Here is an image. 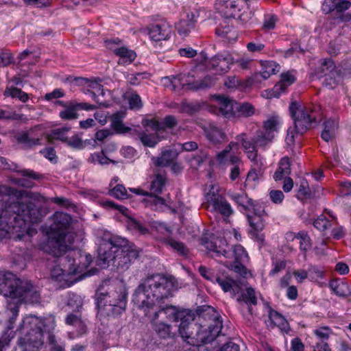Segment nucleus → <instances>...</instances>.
<instances>
[{"mask_svg":"<svg viewBox=\"0 0 351 351\" xmlns=\"http://www.w3.org/2000/svg\"><path fill=\"white\" fill-rule=\"evenodd\" d=\"M30 200L45 203L47 199L38 193L0 186V241L21 240L29 233L30 224L41 220L39 209Z\"/></svg>","mask_w":351,"mask_h":351,"instance_id":"obj_1","label":"nucleus"},{"mask_svg":"<svg viewBox=\"0 0 351 351\" xmlns=\"http://www.w3.org/2000/svg\"><path fill=\"white\" fill-rule=\"evenodd\" d=\"M0 294L16 302H8L6 312L10 315V322L12 324L16 319L20 304L40 302V293L30 281L22 280L10 271H0Z\"/></svg>","mask_w":351,"mask_h":351,"instance_id":"obj_2","label":"nucleus"},{"mask_svg":"<svg viewBox=\"0 0 351 351\" xmlns=\"http://www.w3.org/2000/svg\"><path fill=\"white\" fill-rule=\"evenodd\" d=\"M176 289L175 280L160 274H155L142 280L133 295V302L143 310L146 316L149 311L164 299L171 297Z\"/></svg>","mask_w":351,"mask_h":351,"instance_id":"obj_3","label":"nucleus"},{"mask_svg":"<svg viewBox=\"0 0 351 351\" xmlns=\"http://www.w3.org/2000/svg\"><path fill=\"white\" fill-rule=\"evenodd\" d=\"M56 257L57 265L51 271V279L60 284L62 288L72 286L86 276L82 274L92 262L91 256L80 250H66Z\"/></svg>","mask_w":351,"mask_h":351,"instance_id":"obj_4","label":"nucleus"},{"mask_svg":"<svg viewBox=\"0 0 351 351\" xmlns=\"http://www.w3.org/2000/svg\"><path fill=\"white\" fill-rule=\"evenodd\" d=\"M139 251L126 239L106 233L98 249V258L104 265H112L121 271L127 270L138 258Z\"/></svg>","mask_w":351,"mask_h":351,"instance_id":"obj_5","label":"nucleus"},{"mask_svg":"<svg viewBox=\"0 0 351 351\" xmlns=\"http://www.w3.org/2000/svg\"><path fill=\"white\" fill-rule=\"evenodd\" d=\"M71 217L62 212H56L50 226L48 239L43 249L48 254L58 256L65 252L73 243L75 233L71 226Z\"/></svg>","mask_w":351,"mask_h":351,"instance_id":"obj_6","label":"nucleus"},{"mask_svg":"<svg viewBox=\"0 0 351 351\" xmlns=\"http://www.w3.org/2000/svg\"><path fill=\"white\" fill-rule=\"evenodd\" d=\"M45 317L27 315L22 319L16 331V351H40L44 344Z\"/></svg>","mask_w":351,"mask_h":351,"instance_id":"obj_7","label":"nucleus"},{"mask_svg":"<svg viewBox=\"0 0 351 351\" xmlns=\"http://www.w3.org/2000/svg\"><path fill=\"white\" fill-rule=\"evenodd\" d=\"M289 112L294 120V126L287 130L285 141L288 145L294 143L295 135L303 134L310 129L313 123L319 122L322 117L321 107L319 105L311 108L302 106L297 101H293L289 106Z\"/></svg>","mask_w":351,"mask_h":351,"instance_id":"obj_8","label":"nucleus"},{"mask_svg":"<svg viewBox=\"0 0 351 351\" xmlns=\"http://www.w3.org/2000/svg\"><path fill=\"white\" fill-rule=\"evenodd\" d=\"M95 297L97 308L107 315H119L125 310L127 293L121 285H110L106 290L103 286L97 291Z\"/></svg>","mask_w":351,"mask_h":351,"instance_id":"obj_9","label":"nucleus"},{"mask_svg":"<svg viewBox=\"0 0 351 351\" xmlns=\"http://www.w3.org/2000/svg\"><path fill=\"white\" fill-rule=\"evenodd\" d=\"M203 245L206 250L213 253V257L223 256L238 262H244L247 258V252L243 246L236 245L230 248L226 240L223 239H217L215 241L203 240Z\"/></svg>","mask_w":351,"mask_h":351,"instance_id":"obj_10","label":"nucleus"},{"mask_svg":"<svg viewBox=\"0 0 351 351\" xmlns=\"http://www.w3.org/2000/svg\"><path fill=\"white\" fill-rule=\"evenodd\" d=\"M198 271L206 280L217 282L224 292L230 293L232 295L234 296L237 293H239L242 289L241 283L235 281L225 272L216 274L213 269H208L203 265L199 267Z\"/></svg>","mask_w":351,"mask_h":351,"instance_id":"obj_11","label":"nucleus"},{"mask_svg":"<svg viewBox=\"0 0 351 351\" xmlns=\"http://www.w3.org/2000/svg\"><path fill=\"white\" fill-rule=\"evenodd\" d=\"M313 75L318 79L324 78L323 83L331 88L337 84V77H339L336 66L330 58L322 60L319 66L315 69Z\"/></svg>","mask_w":351,"mask_h":351,"instance_id":"obj_12","label":"nucleus"},{"mask_svg":"<svg viewBox=\"0 0 351 351\" xmlns=\"http://www.w3.org/2000/svg\"><path fill=\"white\" fill-rule=\"evenodd\" d=\"M208 208L212 211L218 213L223 217H230L233 213V209L230 203L222 195L208 192L206 195Z\"/></svg>","mask_w":351,"mask_h":351,"instance_id":"obj_13","label":"nucleus"},{"mask_svg":"<svg viewBox=\"0 0 351 351\" xmlns=\"http://www.w3.org/2000/svg\"><path fill=\"white\" fill-rule=\"evenodd\" d=\"M56 326L54 316L49 315L45 317V332L47 334L46 343L49 351H66L65 342L54 334Z\"/></svg>","mask_w":351,"mask_h":351,"instance_id":"obj_14","label":"nucleus"},{"mask_svg":"<svg viewBox=\"0 0 351 351\" xmlns=\"http://www.w3.org/2000/svg\"><path fill=\"white\" fill-rule=\"evenodd\" d=\"M239 149V143L231 141L221 152L217 153L216 156L217 161L220 165L225 166L243 164Z\"/></svg>","mask_w":351,"mask_h":351,"instance_id":"obj_15","label":"nucleus"},{"mask_svg":"<svg viewBox=\"0 0 351 351\" xmlns=\"http://www.w3.org/2000/svg\"><path fill=\"white\" fill-rule=\"evenodd\" d=\"M119 42L120 40L118 38L106 41L108 48L119 58L118 64H130L135 60L136 54L133 50L128 49L125 46H116Z\"/></svg>","mask_w":351,"mask_h":351,"instance_id":"obj_16","label":"nucleus"},{"mask_svg":"<svg viewBox=\"0 0 351 351\" xmlns=\"http://www.w3.org/2000/svg\"><path fill=\"white\" fill-rule=\"evenodd\" d=\"M192 73L188 74H180L177 76L167 77L165 81L167 82L166 86L171 87V90L178 91L184 88L191 90V86L193 85V78L195 75Z\"/></svg>","mask_w":351,"mask_h":351,"instance_id":"obj_17","label":"nucleus"},{"mask_svg":"<svg viewBox=\"0 0 351 351\" xmlns=\"http://www.w3.org/2000/svg\"><path fill=\"white\" fill-rule=\"evenodd\" d=\"M171 26L166 21L152 24L148 27L149 38L154 41L169 39L171 36Z\"/></svg>","mask_w":351,"mask_h":351,"instance_id":"obj_18","label":"nucleus"},{"mask_svg":"<svg viewBox=\"0 0 351 351\" xmlns=\"http://www.w3.org/2000/svg\"><path fill=\"white\" fill-rule=\"evenodd\" d=\"M152 314L154 315L155 318H159L160 315L164 314L169 321L178 322L180 323L184 321H189V316L184 311H179L174 306H167L160 308L158 311H152Z\"/></svg>","mask_w":351,"mask_h":351,"instance_id":"obj_19","label":"nucleus"},{"mask_svg":"<svg viewBox=\"0 0 351 351\" xmlns=\"http://www.w3.org/2000/svg\"><path fill=\"white\" fill-rule=\"evenodd\" d=\"M247 217L251 228L249 231L251 237L262 244L265 240V235L262 232L265 228L263 217L251 216V215H247Z\"/></svg>","mask_w":351,"mask_h":351,"instance_id":"obj_20","label":"nucleus"},{"mask_svg":"<svg viewBox=\"0 0 351 351\" xmlns=\"http://www.w3.org/2000/svg\"><path fill=\"white\" fill-rule=\"evenodd\" d=\"M130 191L137 195L145 196L143 199L142 202L144 204L145 207L150 208L152 210L161 209L165 204V200L159 197L157 194L152 193H149L140 189H130Z\"/></svg>","mask_w":351,"mask_h":351,"instance_id":"obj_21","label":"nucleus"},{"mask_svg":"<svg viewBox=\"0 0 351 351\" xmlns=\"http://www.w3.org/2000/svg\"><path fill=\"white\" fill-rule=\"evenodd\" d=\"M216 34L228 42L235 41L238 34L232 24V19H222L216 29Z\"/></svg>","mask_w":351,"mask_h":351,"instance_id":"obj_22","label":"nucleus"},{"mask_svg":"<svg viewBox=\"0 0 351 351\" xmlns=\"http://www.w3.org/2000/svg\"><path fill=\"white\" fill-rule=\"evenodd\" d=\"M295 81V77L291 72L281 74L280 81L274 88L267 93L268 98L279 97L281 93H284L287 87Z\"/></svg>","mask_w":351,"mask_h":351,"instance_id":"obj_23","label":"nucleus"},{"mask_svg":"<svg viewBox=\"0 0 351 351\" xmlns=\"http://www.w3.org/2000/svg\"><path fill=\"white\" fill-rule=\"evenodd\" d=\"M97 108L96 106L88 104L85 102L71 103L65 109L60 112V117L64 120H71L77 118V110L79 109L85 110H92Z\"/></svg>","mask_w":351,"mask_h":351,"instance_id":"obj_24","label":"nucleus"},{"mask_svg":"<svg viewBox=\"0 0 351 351\" xmlns=\"http://www.w3.org/2000/svg\"><path fill=\"white\" fill-rule=\"evenodd\" d=\"M216 9L223 19H232L234 18L239 8L234 0H220L216 3Z\"/></svg>","mask_w":351,"mask_h":351,"instance_id":"obj_25","label":"nucleus"},{"mask_svg":"<svg viewBox=\"0 0 351 351\" xmlns=\"http://www.w3.org/2000/svg\"><path fill=\"white\" fill-rule=\"evenodd\" d=\"M197 15L193 12H187L185 19H182L176 25V28L182 37H186L195 28Z\"/></svg>","mask_w":351,"mask_h":351,"instance_id":"obj_26","label":"nucleus"},{"mask_svg":"<svg viewBox=\"0 0 351 351\" xmlns=\"http://www.w3.org/2000/svg\"><path fill=\"white\" fill-rule=\"evenodd\" d=\"M204 132L207 139L217 145L227 141V135L214 123H210L205 128Z\"/></svg>","mask_w":351,"mask_h":351,"instance_id":"obj_27","label":"nucleus"},{"mask_svg":"<svg viewBox=\"0 0 351 351\" xmlns=\"http://www.w3.org/2000/svg\"><path fill=\"white\" fill-rule=\"evenodd\" d=\"M215 99L219 114L228 119L234 117V105H237L234 100L220 95L215 96Z\"/></svg>","mask_w":351,"mask_h":351,"instance_id":"obj_28","label":"nucleus"},{"mask_svg":"<svg viewBox=\"0 0 351 351\" xmlns=\"http://www.w3.org/2000/svg\"><path fill=\"white\" fill-rule=\"evenodd\" d=\"M232 64V58L228 54H217L209 61L210 66L216 71L226 73L230 69V65Z\"/></svg>","mask_w":351,"mask_h":351,"instance_id":"obj_29","label":"nucleus"},{"mask_svg":"<svg viewBox=\"0 0 351 351\" xmlns=\"http://www.w3.org/2000/svg\"><path fill=\"white\" fill-rule=\"evenodd\" d=\"M268 328H274L278 327L282 330L288 332V323L285 317L278 312L269 308L268 319L265 321Z\"/></svg>","mask_w":351,"mask_h":351,"instance_id":"obj_30","label":"nucleus"},{"mask_svg":"<svg viewBox=\"0 0 351 351\" xmlns=\"http://www.w3.org/2000/svg\"><path fill=\"white\" fill-rule=\"evenodd\" d=\"M262 69L258 73H256L253 80L254 82L260 81V79H268L271 75L279 72L280 66L274 61H265L261 63Z\"/></svg>","mask_w":351,"mask_h":351,"instance_id":"obj_31","label":"nucleus"},{"mask_svg":"<svg viewBox=\"0 0 351 351\" xmlns=\"http://www.w3.org/2000/svg\"><path fill=\"white\" fill-rule=\"evenodd\" d=\"M152 311H149L151 316L147 317L150 319L153 330L161 338L166 339L172 337L171 326L163 322H158V318L154 317V315L152 314Z\"/></svg>","mask_w":351,"mask_h":351,"instance_id":"obj_32","label":"nucleus"},{"mask_svg":"<svg viewBox=\"0 0 351 351\" xmlns=\"http://www.w3.org/2000/svg\"><path fill=\"white\" fill-rule=\"evenodd\" d=\"M178 154L176 150H162L159 157L152 158L154 164L157 167H167L172 164L178 157Z\"/></svg>","mask_w":351,"mask_h":351,"instance_id":"obj_33","label":"nucleus"},{"mask_svg":"<svg viewBox=\"0 0 351 351\" xmlns=\"http://www.w3.org/2000/svg\"><path fill=\"white\" fill-rule=\"evenodd\" d=\"M176 124L177 121L175 117L169 115L164 119L163 122H159L156 120H149L147 121L146 125L151 128L156 133H160L165 130V128H171L176 126Z\"/></svg>","mask_w":351,"mask_h":351,"instance_id":"obj_34","label":"nucleus"},{"mask_svg":"<svg viewBox=\"0 0 351 351\" xmlns=\"http://www.w3.org/2000/svg\"><path fill=\"white\" fill-rule=\"evenodd\" d=\"M351 3L347 0H325L322 9L324 12H330L336 10L337 12H343L348 10Z\"/></svg>","mask_w":351,"mask_h":351,"instance_id":"obj_35","label":"nucleus"},{"mask_svg":"<svg viewBox=\"0 0 351 351\" xmlns=\"http://www.w3.org/2000/svg\"><path fill=\"white\" fill-rule=\"evenodd\" d=\"M324 129L321 133L322 138L329 142L335 138L336 131L338 128V122L332 119H329L324 122Z\"/></svg>","mask_w":351,"mask_h":351,"instance_id":"obj_36","label":"nucleus"},{"mask_svg":"<svg viewBox=\"0 0 351 351\" xmlns=\"http://www.w3.org/2000/svg\"><path fill=\"white\" fill-rule=\"evenodd\" d=\"M65 322L66 324L76 328L78 336H82L87 332L85 321L82 319L81 317L78 315L73 313L69 314L66 317Z\"/></svg>","mask_w":351,"mask_h":351,"instance_id":"obj_37","label":"nucleus"},{"mask_svg":"<svg viewBox=\"0 0 351 351\" xmlns=\"http://www.w3.org/2000/svg\"><path fill=\"white\" fill-rule=\"evenodd\" d=\"M160 242L169 246L174 252L181 256H186L189 252L187 247L184 243L177 241L171 237H160Z\"/></svg>","mask_w":351,"mask_h":351,"instance_id":"obj_38","label":"nucleus"},{"mask_svg":"<svg viewBox=\"0 0 351 351\" xmlns=\"http://www.w3.org/2000/svg\"><path fill=\"white\" fill-rule=\"evenodd\" d=\"M17 141L23 144L25 147H32L34 145L40 144V138L34 135V130H30L19 134Z\"/></svg>","mask_w":351,"mask_h":351,"instance_id":"obj_39","label":"nucleus"},{"mask_svg":"<svg viewBox=\"0 0 351 351\" xmlns=\"http://www.w3.org/2000/svg\"><path fill=\"white\" fill-rule=\"evenodd\" d=\"M282 123L281 119L278 115H271L263 122V130L269 134L275 136Z\"/></svg>","mask_w":351,"mask_h":351,"instance_id":"obj_40","label":"nucleus"},{"mask_svg":"<svg viewBox=\"0 0 351 351\" xmlns=\"http://www.w3.org/2000/svg\"><path fill=\"white\" fill-rule=\"evenodd\" d=\"M216 83V78L206 75L202 79L195 80V77L193 78V85L191 86V90H206L208 88H210L213 87Z\"/></svg>","mask_w":351,"mask_h":351,"instance_id":"obj_41","label":"nucleus"},{"mask_svg":"<svg viewBox=\"0 0 351 351\" xmlns=\"http://www.w3.org/2000/svg\"><path fill=\"white\" fill-rule=\"evenodd\" d=\"M291 163L288 157L282 158L280 162L279 167L274 174V179L276 181L282 180L284 177H289L291 174Z\"/></svg>","mask_w":351,"mask_h":351,"instance_id":"obj_42","label":"nucleus"},{"mask_svg":"<svg viewBox=\"0 0 351 351\" xmlns=\"http://www.w3.org/2000/svg\"><path fill=\"white\" fill-rule=\"evenodd\" d=\"M234 280L240 282L242 286V289L241 292L235 295H239V298L237 300L239 301H243L248 305H256L257 303V298L255 290L252 287H247L246 288V292L243 293V289L244 287L243 283L240 280Z\"/></svg>","mask_w":351,"mask_h":351,"instance_id":"obj_43","label":"nucleus"},{"mask_svg":"<svg viewBox=\"0 0 351 351\" xmlns=\"http://www.w3.org/2000/svg\"><path fill=\"white\" fill-rule=\"evenodd\" d=\"M166 180L167 178L165 174H156L150 185L152 193L157 195L161 193L165 185Z\"/></svg>","mask_w":351,"mask_h":351,"instance_id":"obj_44","label":"nucleus"},{"mask_svg":"<svg viewBox=\"0 0 351 351\" xmlns=\"http://www.w3.org/2000/svg\"><path fill=\"white\" fill-rule=\"evenodd\" d=\"M159 133L155 134H147L146 132H142L139 133L138 137L141 142L147 147H154L156 145V144L160 141V138L158 136Z\"/></svg>","mask_w":351,"mask_h":351,"instance_id":"obj_45","label":"nucleus"},{"mask_svg":"<svg viewBox=\"0 0 351 351\" xmlns=\"http://www.w3.org/2000/svg\"><path fill=\"white\" fill-rule=\"evenodd\" d=\"M71 128L69 127H62L60 128L54 129L50 134V138L54 140H58L64 143L68 140L70 134H71Z\"/></svg>","mask_w":351,"mask_h":351,"instance_id":"obj_46","label":"nucleus"},{"mask_svg":"<svg viewBox=\"0 0 351 351\" xmlns=\"http://www.w3.org/2000/svg\"><path fill=\"white\" fill-rule=\"evenodd\" d=\"M0 165L3 166V168L10 169L14 171H17L20 173L21 175L29 177L33 179H37L38 176L32 170L29 169H19L17 165L13 164L12 166H10L7 164L5 162V159L4 158L0 157Z\"/></svg>","mask_w":351,"mask_h":351,"instance_id":"obj_47","label":"nucleus"},{"mask_svg":"<svg viewBox=\"0 0 351 351\" xmlns=\"http://www.w3.org/2000/svg\"><path fill=\"white\" fill-rule=\"evenodd\" d=\"M151 228L156 232L155 237L160 241V237H170L171 230L163 223L154 221L152 223Z\"/></svg>","mask_w":351,"mask_h":351,"instance_id":"obj_48","label":"nucleus"},{"mask_svg":"<svg viewBox=\"0 0 351 351\" xmlns=\"http://www.w3.org/2000/svg\"><path fill=\"white\" fill-rule=\"evenodd\" d=\"M14 337L15 332L11 330V327L4 330L0 336V351H5L8 348Z\"/></svg>","mask_w":351,"mask_h":351,"instance_id":"obj_49","label":"nucleus"},{"mask_svg":"<svg viewBox=\"0 0 351 351\" xmlns=\"http://www.w3.org/2000/svg\"><path fill=\"white\" fill-rule=\"evenodd\" d=\"M274 138V136H273V135L269 134L262 130L257 131L256 135L253 138V141L256 146L265 147L269 143L271 142Z\"/></svg>","mask_w":351,"mask_h":351,"instance_id":"obj_50","label":"nucleus"},{"mask_svg":"<svg viewBox=\"0 0 351 351\" xmlns=\"http://www.w3.org/2000/svg\"><path fill=\"white\" fill-rule=\"evenodd\" d=\"M313 335L317 339V342H326L332 334V329L326 326H319L313 330Z\"/></svg>","mask_w":351,"mask_h":351,"instance_id":"obj_51","label":"nucleus"},{"mask_svg":"<svg viewBox=\"0 0 351 351\" xmlns=\"http://www.w3.org/2000/svg\"><path fill=\"white\" fill-rule=\"evenodd\" d=\"M230 198L234 201L239 206H241L244 210L250 206L252 199L249 198L248 196L244 193H233L230 195Z\"/></svg>","mask_w":351,"mask_h":351,"instance_id":"obj_52","label":"nucleus"},{"mask_svg":"<svg viewBox=\"0 0 351 351\" xmlns=\"http://www.w3.org/2000/svg\"><path fill=\"white\" fill-rule=\"evenodd\" d=\"M75 80L80 84L86 85V88H84L86 90L89 89L97 93L101 92L103 94V86L96 81H89L88 79L82 77L75 78Z\"/></svg>","mask_w":351,"mask_h":351,"instance_id":"obj_53","label":"nucleus"},{"mask_svg":"<svg viewBox=\"0 0 351 351\" xmlns=\"http://www.w3.org/2000/svg\"><path fill=\"white\" fill-rule=\"evenodd\" d=\"M330 287L339 296L347 297L351 295V291L348 289L347 284L330 282Z\"/></svg>","mask_w":351,"mask_h":351,"instance_id":"obj_54","label":"nucleus"},{"mask_svg":"<svg viewBox=\"0 0 351 351\" xmlns=\"http://www.w3.org/2000/svg\"><path fill=\"white\" fill-rule=\"evenodd\" d=\"M83 301L81 296L74 293L67 295L66 305L73 310L78 311L82 306Z\"/></svg>","mask_w":351,"mask_h":351,"instance_id":"obj_55","label":"nucleus"},{"mask_svg":"<svg viewBox=\"0 0 351 351\" xmlns=\"http://www.w3.org/2000/svg\"><path fill=\"white\" fill-rule=\"evenodd\" d=\"M88 160L93 164H99L100 165H108L110 162L115 163V161L106 157L104 152L92 154Z\"/></svg>","mask_w":351,"mask_h":351,"instance_id":"obj_56","label":"nucleus"},{"mask_svg":"<svg viewBox=\"0 0 351 351\" xmlns=\"http://www.w3.org/2000/svg\"><path fill=\"white\" fill-rule=\"evenodd\" d=\"M65 144L75 149H82L85 147V144L82 138L77 134L69 135Z\"/></svg>","mask_w":351,"mask_h":351,"instance_id":"obj_57","label":"nucleus"},{"mask_svg":"<svg viewBox=\"0 0 351 351\" xmlns=\"http://www.w3.org/2000/svg\"><path fill=\"white\" fill-rule=\"evenodd\" d=\"M294 238L300 240V250L305 252L311 247V239L306 232H300L294 237Z\"/></svg>","mask_w":351,"mask_h":351,"instance_id":"obj_58","label":"nucleus"},{"mask_svg":"<svg viewBox=\"0 0 351 351\" xmlns=\"http://www.w3.org/2000/svg\"><path fill=\"white\" fill-rule=\"evenodd\" d=\"M239 116L248 117L254 114V108L253 106L249 103H243L236 106Z\"/></svg>","mask_w":351,"mask_h":351,"instance_id":"obj_59","label":"nucleus"},{"mask_svg":"<svg viewBox=\"0 0 351 351\" xmlns=\"http://www.w3.org/2000/svg\"><path fill=\"white\" fill-rule=\"evenodd\" d=\"M313 226L315 228L320 230L321 232H325L329 228H330L332 224L329 220L326 219L325 216L320 215L317 219L314 221Z\"/></svg>","mask_w":351,"mask_h":351,"instance_id":"obj_60","label":"nucleus"},{"mask_svg":"<svg viewBox=\"0 0 351 351\" xmlns=\"http://www.w3.org/2000/svg\"><path fill=\"white\" fill-rule=\"evenodd\" d=\"M109 193L110 195L117 199H123L128 198L127 190L122 184H117L109 191Z\"/></svg>","mask_w":351,"mask_h":351,"instance_id":"obj_61","label":"nucleus"},{"mask_svg":"<svg viewBox=\"0 0 351 351\" xmlns=\"http://www.w3.org/2000/svg\"><path fill=\"white\" fill-rule=\"evenodd\" d=\"M236 139L237 141V143L239 144V143H241V145L245 150V152H247L248 150L252 149L253 148H255L256 147V145L254 143L253 138L252 141H249L246 138V134L242 133L239 135H237L236 136Z\"/></svg>","mask_w":351,"mask_h":351,"instance_id":"obj_62","label":"nucleus"},{"mask_svg":"<svg viewBox=\"0 0 351 351\" xmlns=\"http://www.w3.org/2000/svg\"><path fill=\"white\" fill-rule=\"evenodd\" d=\"M248 212L247 215L251 216L263 217L265 215L263 206L258 204H255L253 200L250 203V206L245 210Z\"/></svg>","mask_w":351,"mask_h":351,"instance_id":"obj_63","label":"nucleus"},{"mask_svg":"<svg viewBox=\"0 0 351 351\" xmlns=\"http://www.w3.org/2000/svg\"><path fill=\"white\" fill-rule=\"evenodd\" d=\"M129 226L132 230L138 232L141 235H146L149 233V228L136 220H132L130 222Z\"/></svg>","mask_w":351,"mask_h":351,"instance_id":"obj_64","label":"nucleus"}]
</instances>
